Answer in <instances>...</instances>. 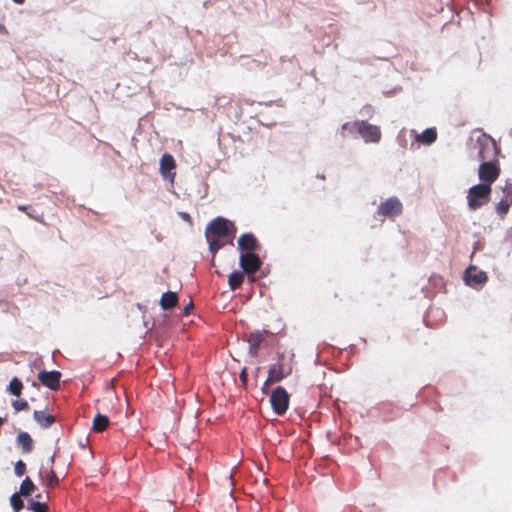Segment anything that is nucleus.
I'll return each mask as SVG.
<instances>
[{
  "instance_id": "nucleus-25",
  "label": "nucleus",
  "mask_w": 512,
  "mask_h": 512,
  "mask_svg": "<svg viewBox=\"0 0 512 512\" xmlns=\"http://www.w3.org/2000/svg\"><path fill=\"white\" fill-rule=\"evenodd\" d=\"M21 496L19 493H14L10 497V504L14 512H20V510L24 507V503L21 499Z\"/></svg>"
},
{
  "instance_id": "nucleus-13",
  "label": "nucleus",
  "mask_w": 512,
  "mask_h": 512,
  "mask_svg": "<svg viewBox=\"0 0 512 512\" xmlns=\"http://www.w3.org/2000/svg\"><path fill=\"white\" fill-rule=\"evenodd\" d=\"M33 417L42 428H49L55 422V417L44 410H35Z\"/></svg>"
},
{
  "instance_id": "nucleus-23",
  "label": "nucleus",
  "mask_w": 512,
  "mask_h": 512,
  "mask_svg": "<svg viewBox=\"0 0 512 512\" xmlns=\"http://www.w3.org/2000/svg\"><path fill=\"white\" fill-rule=\"evenodd\" d=\"M27 508L32 512H49V507L46 503L40 502L35 499H30L28 501Z\"/></svg>"
},
{
  "instance_id": "nucleus-3",
  "label": "nucleus",
  "mask_w": 512,
  "mask_h": 512,
  "mask_svg": "<svg viewBox=\"0 0 512 512\" xmlns=\"http://www.w3.org/2000/svg\"><path fill=\"white\" fill-rule=\"evenodd\" d=\"M492 188L488 184L479 183L468 190L467 201L470 210H477L490 201Z\"/></svg>"
},
{
  "instance_id": "nucleus-28",
  "label": "nucleus",
  "mask_w": 512,
  "mask_h": 512,
  "mask_svg": "<svg viewBox=\"0 0 512 512\" xmlns=\"http://www.w3.org/2000/svg\"><path fill=\"white\" fill-rule=\"evenodd\" d=\"M210 251L215 254L223 245L221 238L214 237V239H207Z\"/></svg>"
},
{
  "instance_id": "nucleus-7",
  "label": "nucleus",
  "mask_w": 512,
  "mask_h": 512,
  "mask_svg": "<svg viewBox=\"0 0 512 512\" xmlns=\"http://www.w3.org/2000/svg\"><path fill=\"white\" fill-rule=\"evenodd\" d=\"M478 175L483 184L491 187L500 175V168L493 161H485L480 165Z\"/></svg>"
},
{
  "instance_id": "nucleus-24",
  "label": "nucleus",
  "mask_w": 512,
  "mask_h": 512,
  "mask_svg": "<svg viewBox=\"0 0 512 512\" xmlns=\"http://www.w3.org/2000/svg\"><path fill=\"white\" fill-rule=\"evenodd\" d=\"M35 490V485L29 477H26L21 485L19 494L22 496H29Z\"/></svg>"
},
{
  "instance_id": "nucleus-16",
  "label": "nucleus",
  "mask_w": 512,
  "mask_h": 512,
  "mask_svg": "<svg viewBox=\"0 0 512 512\" xmlns=\"http://www.w3.org/2000/svg\"><path fill=\"white\" fill-rule=\"evenodd\" d=\"M39 475L43 478L44 484L49 488H55L59 485V478L52 467L45 472V476H43V472L40 471Z\"/></svg>"
},
{
  "instance_id": "nucleus-2",
  "label": "nucleus",
  "mask_w": 512,
  "mask_h": 512,
  "mask_svg": "<svg viewBox=\"0 0 512 512\" xmlns=\"http://www.w3.org/2000/svg\"><path fill=\"white\" fill-rule=\"evenodd\" d=\"M235 232L236 228L233 223L225 218L217 217L207 225L205 236L207 239H214V237L221 239H233Z\"/></svg>"
},
{
  "instance_id": "nucleus-26",
  "label": "nucleus",
  "mask_w": 512,
  "mask_h": 512,
  "mask_svg": "<svg viewBox=\"0 0 512 512\" xmlns=\"http://www.w3.org/2000/svg\"><path fill=\"white\" fill-rule=\"evenodd\" d=\"M510 208V204L507 200H501L496 205V212L499 216L504 217Z\"/></svg>"
},
{
  "instance_id": "nucleus-21",
  "label": "nucleus",
  "mask_w": 512,
  "mask_h": 512,
  "mask_svg": "<svg viewBox=\"0 0 512 512\" xmlns=\"http://www.w3.org/2000/svg\"><path fill=\"white\" fill-rule=\"evenodd\" d=\"M486 281H487V275L485 272L479 271V272H475L472 274L470 270L467 271V282L469 284H471V283L482 284V283H485Z\"/></svg>"
},
{
  "instance_id": "nucleus-4",
  "label": "nucleus",
  "mask_w": 512,
  "mask_h": 512,
  "mask_svg": "<svg viewBox=\"0 0 512 512\" xmlns=\"http://www.w3.org/2000/svg\"><path fill=\"white\" fill-rule=\"evenodd\" d=\"M293 367L290 361L281 357L278 362L272 364L268 370L267 383H278L292 373Z\"/></svg>"
},
{
  "instance_id": "nucleus-11",
  "label": "nucleus",
  "mask_w": 512,
  "mask_h": 512,
  "mask_svg": "<svg viewBox=\"0 0 512 512\" xmlns=\"http://www.w3.org/2000/svg\"><path fill=\"white\" fill-rule=\"evenodd\" d=\"M176 162L172 155L166 153L160 159V173L165 179L173 180L175 178Z\"/></svg>"
},
{
  "instance_id": "nucleus-6",
  "label": "nucleus",
  "mask_w": 512,
  "mask_h": 512,
  "mask_svg": "<svg viewBox=\"0 0 512 512\" xmlns=\"http://www.w3.org/2000/svg\"><path fill=\"white\" fill-rule=\"evenodd\" d=\"M478 156L483 162L492 161L496 157L497 148L494 140L486 135L477 139Z\"/></svg>"
},
{
  "instance_id": "nucleus-29",
  "label": "nucleus",
  "mask_w": 512,
  "mask_h": 512,
  "mask_svg": "<svg viewBox=\"0 0 512 512\" xmlns=\"http://www.w3.org/2000/svg\"><path fill=\"white\" fill-rule=\"evenodd\" d=\"M14 471L18 477H21L26 472V464L22 460L17 461L14 467Z\"/></svg>"
},
{
  "instance_id": "nucleus-27",
  "label": "nucleus",
  "mask_w": 512,
  "mask_h": 512,
  "mask_svg": "<svg viewBox=\"0 0 512 512\" xmlns=\"http://www.w3.org/2000/svg\"><path fill=\"white\" fill-rule=\"evenodd\" d=\"M11 405L16 412L27 411L30 408L28 402L24 399L13 400Z\"/></svg>"
},
{
  "instance_id": "nucleus-36",
  "label": "nucleus",
  "mask_w": 512,
  "mask_h": 512,
  "mask_svg": "<svg viewBox=\"0 0 512 512\" xmlns=\"http://www.w3.org/2000/svg\"><path fill=\"white\" fill-rule=\"evenodd\" d=\"M14 3L22 5L24 4L25 0H12Z\"/></svg>"
},
{
  "instance_id": "nucleus-31",
  "label": "nucleus",
  "mask_w": 512,
  "mask_h": 512,
  "mask_svg": "<svg viewBox=\"0 0 512 512\" xmlns=\"http://www.w3.org/2000/svg\"><path fill=\"white\" fill-rule=\"evenodd\" d=\"M240 380L242 382L243 385H246L247 384V380H248V375H247V372H246V369H242L241 373H240Z\"/></svg>"
},
{
  "instance_id": "nucleus-17",
  "label": "nucleus",
  "mask_w": 512,
  "mask_h": 512,
  "mask_svg": "<svg viewBox=\"0 0 512 512\" xmlns=\"http://www.w3.org/2000/svg\"><path fill=\"white\" fill-rule=\"evenodd\" d=\"M109 423L110 422L107 416L98 413L93 419L92 429L95 432L101 433L107 429Z\"/></svg>"
},
{
  "instance_id": "nucleus-12",
  "label": "nucleus",
  "mask_w": 512,
  "mask_h": 512,
  "mask_svg": "<svg viewBox=\"0 0 512 512\" xmlns=\"http://www.w3.org/2000/svg\"><path fill=\"white\" fill-rule=\"evenodd\" d=\"M238 248L244 253H255L259 248V244L252 233H245L238 239Z\"/></svg>"
},
{
  "instance_id": "nucleus-8",
  "label": "nucleus",
  "mask_w": 512,
  "mask_h": 512,
  "mask_svg": "<svg viewBox=\"0 0 512 512\" xmlns=\"http://www.w3.org/2000/svg\"><path fill=\"white\" fill-rule=\"evenodd\" d=\"M403 211V206L397 197H390L378 206L377 213L380 216L395 218Z\"/></svg>"
},
{
  "instance_id": "nucleus-37",
  "label": "nucleus",
  "mask_w": 512,
  "mask_h": 512,
  "mask_svg": "<svg viewBox=\"0 0 512 512\" xmlns=\"http://www.w3.org/2000/svg\"><path fill=\"white\" fill-rule=\"evenodd\" d=\"M4 423V419L0 417V426Z\"/></svg>"
},
{
  "instance_id": "nucleus-22",
  "label": "nucleus",
  "mask_w": 512,
  "mask_h": 512,
  "mask_svg": "<svg viewBox=\"0 0 512 512\" xmlns=\"http://www.w3.org/2000/svg\"><path fill=\"white\" fill-rule=\"evenodd\" d=\"M7 390L12 395L19 397L23 390V384L20 381V379H18L17 377H14L10 381Z\"/></svg>"
},
{
  "instance_id": "nucleus-10",
  "label": "nucleus",
  "mask_w": 512,
  "mask_h": 512,
  "mask_svg": "<svg viewBox=\"0 0 512 512\" xmlns=\"http://www.w3.org/2000/svg\"><path fill=\"white\" fill-rule=\"evenodd\" d=\"M61 373L59 371H41L38 380L51 390H58L60 387Z\"/></svg>"
},
{
  "instance_id": "nucleus-9",
  "label": "nucleus",
  "mask_w": 512,
  "mask_h": 512,
  "mask_svg": "<svg viewBox=\"0 0 512 512\" xmlns=\"http://www.w3.org/2000/svg\"><path fill=\"white\" fill-rule=\"evenodd\" d=\"M240 266L248 274H254L261 266V260L255 253H242L240 256Z\"/></svg>"
},
{
  "instance_id": "nucleus-32",
  "label": "nucleus",
  "mask_w": 512,
  "mask_h": 512,
  "mask_svg": "<svg viewBox=\"0 0 512 512\" xmlns=\"http://www.w3.org/2000/svg\"><path fill=\"white\" fill-rule=\"evenodd\" d=\"M179 216H180L184 221H186V222H189V223H191V222H192V220H191V216H190V215H189V213H187V212H180V213H179Z\"/></svg>"
},
{
  "instance_id": "nucleus-5",
  "label": "nucleus",
  "mask_w": 512,
  "mask_h": 512,
  "mask_svg": "<svg viewBox=\"0 0 512 512\" xmlns=\"http://www.w3.org/2000/svg\"><path fill=\"white\" fill-rule=\"evenodd\" d=\"M289 394L283 387H277L272 391L270 403L273 411L277 415H284L289 407Z\"/></svg>"
},
{
  "instance_id": "nucleus-20",
  "label": "nucleus",
  "mask_w": 512,
  "mask_h": 512,
  "mask_svg": "<svg viewBox=\"0 0 512 512\" xmlns=\"http://www.w3.org/2000/svg\"><path fill=\"white\" fill-rule=\"evenodd\" d=\"M244 281V274L239 271H234L229 275L228 284L231 290H237L241 287Z\"/></svg>"
},
{
  "instance_id": "nucleus-30",
  "label": "nucleus",
  "mask_w": 512,
  "mask_h": 512,
  "mask_svg": "<svg viewBox=\"0 0 512 512\" xmlns=\"http://www.w3.org/2000/svg\"><path fill=\"white\" fill-rule=\"evenodd\" d=\"M29 206H26V205H19L18 206V210L22 211V212H25L30 218L32 219H35V220H38V218L34 215H32L28 210H29Z\"/></svg>"
},
{
  "instance_id": "nucleus-18",
  "label": "nucleus",
  "mask_w": 512,
  "mask_h": 512,
  "mask_svg": "<svg viewBox=\"0 0 512 512\" xmlns=\"http://www.w3.org/2000/svg\"><path fill=\"white\" fill-rule=\"evenodd\" d=\"M436 138V130L434 128H428L425 129L421 134L417 135L416 140L423 144L430 145L436 140Z\"/></svg>"
},
{
  "instance_id": "nucleus-34",
  "label": "nucleus",
  "mask_w": 512,
  "mask_h": 512,
  "mask_svg": "<svg viewBox=\"0 0 512 512\" xmlns=\"http://www.w3.org/2000/svg\"><path fill=\"white\" fill-rule=\"evenodd\" d=\"M191 308H192V303H190L188 306H186V307H185V309H184V313H185L186 315H188V314H189V310H190Z\"/></svg>"
},
{
  "instance_id": "nucleus-15",
  "label": "nucleus",
  "mask_w": 512,
  "mask_h": 512,
  "mask_svg": "<svg viewBox=\"0 0 512 512\" xmlns=\"http://www.w3.org/2000/svg\"><path fill=\"white\" fill-rule=\"evenodd\" d=\"M16 442L22 448L23 453H30L33 449V439L27 432H20L17 435Z\"/></svg>"
},
{
  "instance_id": "nucleus-35",
  "label": "nucleus",
  "mask_w": 512,
  "mask_h": 512,
  "mask_svg": "<svg viewBox=\"0 0 512 512\" xmlns=\"http://www.w3.org/2000/svg\"><path fill=\"white\" fill-rule=\"evenodd\" d=\"M54 461H55V455H52V456L50 457V459H49V463H50L49 467H52V468H53Z\"/></svg>"
},
{
  "instance_id": "nucleus-14",
  "label": "nucleus",
  "mask_w": 512,
  "mask_h": 512,
  "mask_svg": "<svg viewBox=\"0 0 512 512\" xmlns=\"http://www.w3.org/2000/svg\"><path fill=\"white\" fill-rule=\"evenodd\" d=\"M178 304V295L176 292L168 291L162 294L160 306L163 310H170Z\"/></svg>"
},
{
  "instance_id": "nucleus-19",
  "label": "nucleus",
  "mask_w": 512,
  "mask_h": 512,
  "mask_svg": "<svg viewBox=\"0 0 512 512\" xmlns=\"http://www.w3.org/2000/svg\"><path fill=\"white\" fill-rule=\"evenodd\" d=\"M266 333H267L266 331L265 332L255 331V332L250 333L248 343L250 345L251 350H254L255 352L257 351L260 344L265 340Z\"/></svg>"
},
{
  "instance_id": "nucleus-1",
  "label": "nucleus",
  "mask_w": 512,
  "mask_h": 512,
  "mask_svg": "<svg viewBox=\"0 0 512 512\" xmlns=\"http://www.w3.org/2000/svg\"><path fill=\"white\" fill-rule=\"evenodd\" d=\"M346 132L350 135H360L365 142L377 143L381 139L380 128L376 125L367 123L366 121L346 122L342 125L341 135L346 136Z\"/></svg>"
},
{
  "instance_id": "nucleus-38",
  "label": "nucleus",
  "mask_w": 512,
  "mask_h": 512,
  "mask_svg": "<svg viewBox=\"0 0 512 512\" xmlns=\"http://www.w3.org/2000/svg\"><path fill=\"white\" fill-rule=\"evenodd\" d=\"M509 134H510V136H512V129L510 130Z\"/></svg>"
},
{
  "instance_id": "nucleus-33",
  "label": "nucleus",
  "mask_w": 512,
  "mask_h": 512,
  "mask_svg": "<svg viewBox=\"0 0 512 512\" xmlns=\"http://www.w3.org/2000/svg\"><path fill=\"white\" fill-rule=\"evenodd\" d=\"M271 383H267V380L264 382L263 386H262V392L264 394H268V386L270 385Z\"/></svg>"
}]
</instances>
